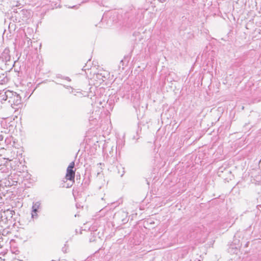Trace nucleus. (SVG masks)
<instances>
[{
  "label": "nucleus",
  "instance_id": "obj_16",
  "mask_svg": "<svg viewBox=\"0 0 261 261\" xmlns=\"http://www.w3.org/2000/svg\"><path fill=\"white\" fill-rule=\"evenodd\" d=\"M2 139H3V138H0V141H1V140H2Z\"/></svg>",
  "mask_w": 261,
  "mask_h": 261
},
{
  "label": "nucleus",
  "instance_id": "obj_5",
  "mask_svg": "<svg viewBox=\"0 0 261 261\" xmlns=\"http://www.w3.org/2000/svg\"><path fill=\"white\" fill-rule=\"evenodd\" d=\"M12 91L4 89L0 91V100L2 102L4 101L9 100Z\"/></svg>",
  "mask_w": 261,
  "mask_h": 261
},
{
  "label": "nucleus",
  "instance_id": "obj_17",
  "mask_svg": "<svg viewBox=\"0 0 261 261\" xmlns=\"http://www.w3.org/2000/svg\"><path fill=\"white\" fill-rule=\"evenodd\" d=\"M2 139H3V138H0V141H1V140H2Z\"/></svg>",
  "mask_w": 261,
  "mask_h": 261
},
{
  "label": "nucleus",
  "instance_id": "obj_6",
  "mask_svg": "<svg viewBox=\"0 0 261 261\" xmlns=\"http://www.w3.org/2000/svg\"><path fill=\"white\" fill-rule=\"evenodd\" d=\"M115 217L116 219H121V222L122 223H125L127 222V213L125 212L122 211L116 213L115 214Z\"/></svg>",
  "mask_w": 261,
  "mask_h": 261
},
{
  "label": "nucleus",
  "instance_id": "obj_1",
  "mask_svg": "<svg viewBox=\"0 0 261 261\" xmlns=\"http://www.w3.org/2000/svg\"><path fill=\"white\" fill-rule=\"evenodd\" d=\"M8 102L12 108L17 110L21 106V98L19 94L12 91Z\"/></svg>",
  "mask_w": 261,
  "mask_h": 261
},
{
  "label": "nucleus",
  "instance_id": "obj_3",
  "mask_svg": "<svg viewBox=\"0 0 261 261\" xmlns=\"http://www.w3.org/2000/svg\"><path fill=\"white\" fill-rule=\"evenodd\" d=\"M74 162H71L67 169L66 178L67 179L74 181L75 177V171L73 170L74 167Z\"/></svg>",
  "mask_w": 261,
  "mask_h": 261
},
{
  "label": "nucleus",
  "instance_id": "obj_7",
  "mask_svg": "<svg viewBox=\"0 0 261 261\" xmlns=\"http://www.w3.org/2000/svg\"><path fill=\"white\" fill-rule=\"evenodd\" d=\"M16 13H18L19 16L23 21L27 20L31 16L30 12L25 9L20 10L19 12L16 11Z\"/></svg>",
  "mask_w": 261,
  "mask_h": 261
},
{
  "label": "nucleus",
  "instance_id": "obj_2",
  "mask_svg": "<svg viewBox=\"0 0 261 261\" xmlns=\"http://www.w3.org/2000/svg\"><path fill=\"white\" fill-rule=\"evenodd\" d=\"M41 208V203L40 201L33 202L32 206L31 217L33 219H37L38 217V213Z\"/></svg>",
  "mask_w": 261,
  "mask_h": 261
},
{
  "label": "nucleus",
  "instance_id": "obj_4",
  "mask_svg": "<svg viewBox=\"0 0 261 261\" xmlns=\"http://www.w3.org/2000/svg\"><path fill=\"white\" fill-rule=\"evenodd\" d=\"M18 44L19 46L21 48L26 47L29 48L32 44V41L30 38H28L25 34L19 39Z\"/></svg>",
  "mask_w": 261,
  "mask_h": 261
},
{
  "label": "nucleus",
  "instance_id": "obj_10",
  "mask_svg": "<svg viewBox=\"0 0 261 261\" xmlns=\"http://www.w3.org/2000/svg\"><path fill=\"white\" fill-rule=\"evenodd\" d=\"M4 213L6 214V215L7 216V218H12L13 216L15 214V212L13 210H10L9 209H8L5 211Z\"/></svg>",
  "mask_w": 261,
  "mask_h": 261
},
{
  "label": "nucleus",
  "instance_id": "obj_15",
  "mask_svg": "<svg viewBox=\"0 0 261 261\" xmlns=\"http://www.w3.org/2000/svg\"><path fill=\"white\" fill-rule=\"evenodd\" d=\"M101 165V163L98 164L97 165Z\"/></svg>",
  "mask_w": 261,
  "mask_h": 261
},
{
  "label": "nucleus",
  "instance_id": "obj_8",
  "mask_svg": "<svg viewBox=\"0 0 261 261\" xmlns=\"http://www.w3.org/2000/svg\"><path fill=\"white\" fill-rule=\"evenodd\" d=\"M10 56L9 55V50L5 49L0 56V60L3 62L7 63L10 60Z\"/></svg>",
  "mask_w": 261,
  "mask_h": 261
},
{
  "label": "nucleus",
  "instance_id": "obj_9",
  "mask_svg": "<svg viewBox=\"0 0 261 261\" xmlns=\"http://www.w3.org/2000/svg\"><path fill=\"white\" fill-rule=\"evenodd\" d=\"M9 79L6 73H0V84L4 85L8 83Z\"/></svg>",
  "mask_w": 261,
  "mask_h": 261
},
{
  "label": "nucleus",
  "instance_id": "obj_11",
  "mask_svg": "<svg viewBox=\"0 0 261 261\" xmlns=\"http://www.w3.org/2000/svg\"><path fill=\"white\" fill-rule=\"evenodd\" d=\"M107 102H106V101L105 100H103L102 101H101L100 100H98V102L99 105L100 106H101L102 108L104 107V106L106 105V103H107Z\"/></svg>",
  "mask_w": 261,
  "mask_h": 261
},
{
  "label": "nucleus",
  "instance_id": "obj_13",
  "mask_svg": "<svg viewBox=\"0 0 261 261\" xmlns=\"http://www.w3.org/2000/svg\"><path fill=\"white\" fill-rule=\"evenodd\" d=\"M63 87H65V88H66V89H70L71 90H70V91H69V92H70V93H73V92H74V90L73 89V88H72V87H70V86H66V85H63Z\"/></svg>",
  "mask_w": 261,
  "mask_h": 261
},
{
  "label": "nucleus",
  "instance_id": "obj_12",
  "mask_svg": "<svg viewBox=\"0 0 261 261\" xmlns=\"http://www.w3.org/2000/svg\"><path fill=\"white\" fill-rule=\"evenodd\" d=\"M91 237H92L89 239V241L90 242H93L97 241V238L96 237H94V235L92 233H91Z\"/></svg>",
  "mask_w": 261,
  "mask_h": 261
},
{
  "label": "nucleus",
  "instance_id": "obj_14",
  "mask_svg": "<svg viewBox=\"0 0 261 261\" xmlns=\"http://www.w3.org/2000/svg\"><path fill=\"white\" fill-rule=\"evenodd\" d=\"M62 79L65 80H67V81H71V79L68 77V76H66V77H63Z\"/></svg>",
  "mask_w": 261,
  "mask_h": 261
}]
</instances>
